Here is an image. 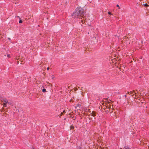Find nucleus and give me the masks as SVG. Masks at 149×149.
Masks as SVG:
<instances>
[{
    "instance_id": "7ed1b4c3",
    "label": "nucleus",
    "mask_w": 149,
    "mask_h": 149,
    "mask_svg": "<svg viewBox=\"0 0 149 149\" xmlns=\"http://www.w3.org/2000/svg\"><path fill=\"white\" fill-rule=\"evenodd\" d=\"M123 149H131L128 146H125L124 147Z\"/></svg>"
},
{
    "instance_id": "dca6fc26",
    "label": "nucleus",
    "mask_w": 149,
    "mask_h": 149,
    "mask_svg": "<svg viewBox=\"0 0 149 149\" xmlns=\"http://www.w3.org/2000/svg\"><path fill=\"white\" fill-rule=\"evenodd\" d=\"M81 21L82 22V24H84V23H83L84 22L83 21V20L82 19V18H81Z\"/></svg>"
},
{
    "instance_id": "4be33fe9",
    "label": "nucleus",
    "mask_w": 149,
    "mask_h": 149,
    "mask_svg": "<svg viewBox=\"0 0 149 149\" xmlns=\"http://www.w3.org/2000/svg\"><path fill=\"white\" fill-rule=\"evenodd\" d=\"M107 101H109V100H108V99H107ZM108 102V103H110V102Z\"/></svg>"
},
{
    "instance_id": "c756f323",
    "label": "nucleus",
    "mask_w": 149,
    "mask_h": 149,
    "mask_svg": "<svg viewBox=\"0 0 149 149\" xmlns=\"http://www.w3.org/2000/svg\"><path fill=\"white\" fill-rule=\"evenodd\" d=\"M33 149H35L34 148H33Z\"/></svg>"
},
{
    "instance_id": "bb28decb",
    "label": "nucleus",
    "mask_w": 149,
    "mask_h": 149,
    "mask_svg": "<svg viewBox=\"0 0 149 149\" xmlns=\"http://www.w3.org/2000/svg\"><path fill=\"white\" fill-rule=\"evenodd\" d=\"M134 95V94H133V95H132V96H133Z\"/></svg>"
},
{
    "instance_id": "20e7f679",
    "label": "nucleus",
    "mask_w": 149,
    "mask_h": 149,
    "mask_svg": "<svg viewBox=\"0 0 149 149\" xmlns=\"http://www.w3.org/2000/svg\"><path fill=\"white\" fill-rule=\"evenodd\" d=\"M3 101L4 102L3 103L7 104L8 102V100L6 99H5V100H3Z\"/></svg>"
},
{
    "instance_id": "6e6552de",
    "label": "nucleus",
    "mask_w": 149,
    "mask_h": 149,
    "mask_svg": "<svg viewBox=\"0 0 149 149\" xmlns=\"http://www.w3.org/2000/svg\"><path fill=\"white\" fill-rule=\"evenodd\" d=\"M70 128L71 129L73 130L74 129V127L72 125H71L70 126Z\"/></svg>"
},
{
    "instance_id": "f257e3e1",
    "label": "nucleus",
    "mask_w": 149,
    "mask_h": 149,
    "mask_svg": "<svg viewBox=\"0 0 149 149\" xmlns=\"http://www.w3.org/2000/svg\"><path fill=\"white\" fill-rule=\"evenodd\" d=\"M86 13L84 9L81 7H78L73 13L72 17L73 18H79L81 17L83 18Z\"/></svg>"
},
{
    "instance_id": "cd10ccee",
    "label": "nucleus",
    "mask_w": 149,
    "mask_h": 149,
    "mask_svg": "<svg viewBox=\"0 0 149 149\" xmlns=\"http://www.w3.org/2000/svg\"><path fill=\"white\" fill-rule=\"evenodd\" d=\"M109 101H111V100H110V99H109Z\"/></svg>"
},
{
    "instance_id": "f8f14e48",
    "label": "nucleus",
    "mask_w": 149,
    "mask_h": 149,
    "mask_svg": "<svg viewBox=\"0 0 149 149\" xmlns=\"http://www.w3.org/2000/svg\"><path fill=\"white\" fill-rule=\"evenodd\" d=\"M16 17L17 18H19V19H21V18L20 17L18 16H16Z\"/></svg>"
},
{
    "instance_id": "a878e982",
    "label": "nucleus",
    "mask_w": 149,
    "mask_h": 149,
    "mask_svg": "<svg viewBox=\"0 0 149 149\" xmlns=\"http://www.w3.org/2000/svg\"><path fill=\"white\" fill-rule=\"evenodd\" d=\"M8 39L10 40V38H8Z\"/></svg>"
},
{
    "instance_id": "39448f33",
    "label": "nucleus",
    "mask_w": 149,
    "mask_h": 149,
    "mask_svg": "<svg viewBox=\"0 0 149 149\" xmlns=\"http://www.w3.org/2000/svg\"><path fill=\"white\" fill-rule=\"evenodd\" d=\"M85 111L86 112H91V111L90 110V109H86L85 110Z\"/></svg>"
},
{
    "instance_id": "7c9ffc66",
    "label": "nucleus",
    "mask_w": 149,
    "mask_h": 149,
    "mask_svg": "<svg viewBox=\"0 0 149 149\" xmlns=\"http://www.w3.org/2000/svg\"><path fill=\"white\" fill-rule=\"evenodd\" d=\"M106 107L107 108V106Z\"/></svg>"
},
{
    "instance_id": "a211bd4d",
    "label": "nucleus",
    "mask_w": 149,
    "mask_h": 149,
    "mask_svg": "<svg viewBox=\"0 0 149 149\" xmlns=\"http://www.w3.org/2000/svg\"><path fill=\"white\" fill-rule=\"evenodd\" d=\"M54 75H52V79H53L54 78Z\"/></svg>"
},
{
    "instance_id": "b1692460",
    "label": "nucleus",
    "mask_w": 149,
    "mask_h": 149,
    "mask_svg": "<svg viewBox=\"0 0 149 149\" xmlns=\"http://www.w3.org/2000/svg\"><path fill=\"white\" fill-rule=\"evenodd\" d=\"M61 115H63V113L62 112V113H61Z\"/></svg>"
},
{
    "instance_id": "2eb2a0df",
    "label": "nucleus",
    "mask_w": 149,
    "mask_h": 149,
    "mask_svg": "<svg viewBox=\"0 0 149 149\" xmlns=\"http://www.w3.org/2000/svg\"><path fill=\"white\" fill-rule=\"evenodd\" d=\"M116 6L119 9H120V7L118 4H117L116 5Z\"/></svg>"
},
{
    "instance_id": "9d476101",
    "label": "nucleus",
    "mask_w": 149,
    "mask_h": 149,
    "mask_svg": "<svg viewBox=\"0 0 149 149\" xmlns=\"http://www.w3.org/2000/svg\"><path fill=\"white\" fill-rule=\"evenodd\" d=\"M19 23H22V20L21 18L19 19Z\"/></svg>"
},
{
    "instance_id": "423d86ee",
    "label": "nucleus",
    "mask_w": 149,
    "mask_h": 149,
    "mask_svg": "<svg viewBox=\"0 0 149 149\" xmlns=\"http://www.w3.org/2000/svg\"><path fill=\"white\" fill-rule=\"evenodd\" d=\"M143 5L145 7H148L149 6V5H148L147 3H146L145 4H143Z\"/></svg>"
},
{
    "instance_id": "f03ea898",
    "label": "nucleus",
    "mask_w": 149,
    "mask_h": 149,
    "mask_svg": "<svg viewBox=\"0 0 149 149\" xmlns=\"http://www.w3.org/2000/svg\"><path fill=\"white\" fill-rule=\"evenodd\" d=\"M91 115L93 117H95L96 115V112L94 111H93L91 113Z\"/></svg>"
},
{
    "instance_id": "f3484780",
    "label": "nucleus",
    "mask_w": 149,
    "mask_h": 149,
    "mask_svg": "<svg viewBox=\"0 0 149 149\" xmlns=\"http://www.w3.org/2000/svg\"><path fill=\"white\" fill-rule=\"evenodd\" d=\"M111 106H109V107H108V108L109 109H111Z\"/></svg>"
},
{
    "instance_id": "c85d7f7f",
    "label": "nucleus",
    "mask_w": 149,
    "mask_h": 149,
    "mask_svg": "<svg viewBox=\"0 0 149 149\" xmlns=\"http://www.w3.org/2000/svg\"><path fill=\"white\" fill-rule=\"evenodd\" d=\"M79 104H78L77 105V106H79Z\"/></svg>"
},
{
    "instance_id": "ddd939ff",
    "label": "nucleus",
    "mask_w": 149,
    "mask_h": 149,
    "mask_svg": "<svg viewBox=\"0 0 149 149\" xmlns=\"http://www.w3.org/2000/svg\"><path fill=\"white\" fill-rule=\"evenodd\" d=\"M3 106L4 107H6V104L3 103Z\"/></svg>"
},
{
    "instance_id": "412c9836",
    "label": "nucleus",
    "mask_w": 149,
    "mask_h": 149,
    "mask_svg": "<svg viewBox=\"0 0 149 149\" xmlns=\"http://www.w3.org/2000/svg\"><path fill=\"white\" fill-rule=\"evenodd\" d=\"M125 98L127 96V95H125Z\"/></svg>"
},
{
    "instance_id": "393cba45",
    "label": "nucleus",
    "mask_w": 149,
    "mask_h": 149,
    "mask_svg": "<svg viewBox=\"0 0 149 149\" xmlns=\"http://www.w3.org/2000/svg\"><path fill=\"white\" fill-rule=\"evenodd\" d=\"M129 93H130V92H128L127 93V94H129Z\"/></svg>"
},
{
    "instance_id": "1a4fd4ad",
    "label": "nucleus",
    "mask_w": 149,
    "mask_h": 149,
    "mask_svg": "<svg viewBox=\"0 0 149 149\" xmlns=\"http://www.w3.org/2000/svg\"><path fill=\"white\" fill-rule=\"evenodd\" d=\"M132 91V92L133 93H134L135 95V97H136V93L135 92V91H134V90H133V91Z\"/></svg>"
},
{
    "instance_id": "aec40b11",
    "label": "nucleus",
    "mask_w": 149,
    "mask_h": 149,
    "mask_svg": "<svg viewBox=\"0 0 149 149\" xmlns=\"http://www.w3.org/2000/svg\"><path fill=\"white\" fill-rule=\"evenodd\" d=\"M133 92L132 91H131L130 92V94H132V93Z\"/></svg>"
},
{
    "instance_id": "5701e85b",
    "label": "nucleus",
    "mask_w": 149,
    "mask_h": 149,
    "mask_svg": "<svg viewBox=\"0 0 149 149\" xmlns=\"http://www.w3.org/2000/svg\"><path fill=\"white\" fill-rule=\"evenodd\" d=\"M9 56H10L8 54L7 55V56L8 57H9Z\"/></svg>"
},
{
    "instance_id": "6ab92c4d",
    "label": "nucleus",
    "mask_w": 149,
    "mask_h": 149,
    "mask_svg": "<svg viewBox=\"0 0 149 149\" xmlns=\"http://www.w3.org/2000/svg\"><path fill=\"white\" fill-rule=\"evenodd\" d=\"M49 67H48L47 68V70H49Z\"/></svg>"
},
{
    "instance_id": "0eeeda50",
    "label": "nucleus",
    "mask_w": 149,
    "mask_h": 149,
    "mask_svg": "<svg viewBox=\"0 0 149 149\" xmlns=\"http://www.w3.org/2000/svg\"><path fill=\"white\" fill-rule=\"evenodd\" d=\"M42 91L43 93L46 92V89L45 88H43L42 90Z\"/></svg>"
},
{
    "instance_id": "9b49d317",
    "label": "nucleus",
    "mask_w": 149,
    "mask_h": 149,
    "mask_svg": "<svg viewBox=\"0 0 149 149\" xmlns=\"http://www.w3.org/2000/svg\"><path fill=\"white\" fill-rule=\"evenodd\" d=\"M108 14L110 15H112V13L110 12H108Z\"/></svg>"
},
{
    "instance_id": "4468645a",
    "label": "nucleus",
    "mask_w": 149,
    "mask_h": 149,
    "mask_svg": "<svg viewBox=\"0 0 149 149\" xmlns=\"http://www.w3.org/2000/svg\"><path fill=\"white\" fill-rule=\"evenodd\" d=\"M78 148L79 149H81V148H82L80 146L78 147Z\"/></svg>"
}]
</instances>
